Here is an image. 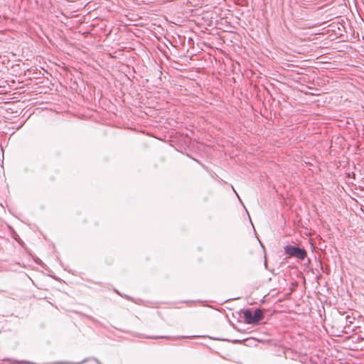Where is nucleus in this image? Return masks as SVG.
I'll use <instances>...</instances> for the list:
<instances>
[{
    "instance_id": "1",
    "label": "nucleus",
    "mask_w": 364,
    "mask_h": 364,
    "mask_svg": "<svg viewBox=\"0 0 364 364\" xmlns=\"http://www.w3.org/2000/svg\"><path fill=\"white\" fill-rule=\"evenodd\" d=\"M243 318L246 323L257 324L264 318V314L260 309H257L254 311L247 309L243 313Z\"/></svg>"
},
{
    "instance_id": "2",
    "label": "nucleus",
    "mask_w": 364,
    "mask_h": 364,
    "mask_svg": "<svg viewBox=\"0 0 364 364\" xmlns=\"http://www.w3.org/2000/svg\"><path fill=\"white\" fill-rule=\"evenodd\" d=\"M284 253L289 257H296L301 260H304L307 255L305 249L291 245H287L284 247Z\"/></svg>"
},
{
    "instance_id": "3",
    "label": "nucleus",
    "mask_w": 364,
    "mask_h": 364,
    "mask_svg": "<svg viewBox=\"0 0 364 364\" xmlns=\"http://www.w3.org/2000/svg\"><path fill=\"white\" fill-rule=\"evenodd\" d=\"M355 320V318L354 316H350V315H347L345 317L344 329H345V332L346 333H348V330L354 331H355L354 328H357L356 326H352V325L353 324Z\"/></svg>"
},
{
    "instance_id": "4",
    "label": "nucleus",
    "mask_w": 364,
    "mask_h": 364,
    "mask_svg": "<svg viewBox=\"0 0 364 364\" xmlns=\"http://www.w3.org/2000/svg\"><path fill=\"white\" fill-rule=\"evenodd\" d=\"M146 338H151V339H157V338H168V339H170V338H171L169 336H146Z\"/></svg>"
}]
</instances>
